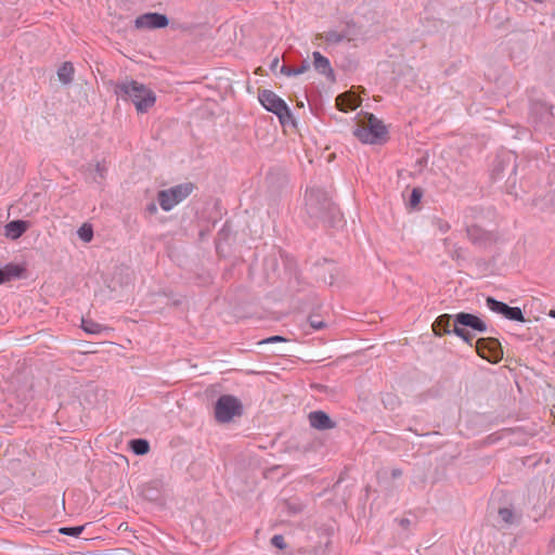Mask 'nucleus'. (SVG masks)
<instances>
[{
  "instance_id": "f257e3e1",
  "label": "nucleus",
  "mask_w": 555,
  "mask_h": 555,
  "mask_svg": "<svg viewBox=\"0 0 555 555\" xmlns=\"http://www.w3.org/2000/svg\"><path fill=\"white\" fill-rule=\"evenodd\" d=\"M114 92L122 100L132 102L138 113H146L156 102L154 91L135 80L117 83Z\"/></svg>"
},
{
  "instance_id": "f03ea898",
  "label": "nucleus",
  "mask_w": 555,
  "mask_h": 555,
  "mask_svg": "<svg viewBox=\"0 0 555 555\" xmlns=\"http://www.w3.org/2000/svg\"><path fill=\"white\" fill-rule=\"evenodd\" d=\"M353 134L364 144H383L388 139V129L376 116L364 113L359 116Z\"/></svg>"
},
{
  "instance_id": "7ed1b4c3",
  "label": "nucleus",
  "mask_w": 555,
  "mask_h": 555,
  "mask_svg": "<svg viewBox=\"0 0 555 555\" xmlns=\"http://www.w3.org/2000/svg\"><path fill=\"white\" fill-rule=\"evenodd\" d=\"M258 99L267 111L274 113L279 117L283 126L293 124V116L288 106L273 91L262 90L259 92Z\"/></svg>"
},
{
  "instance_id": "20e7f679",
  "label": "nucleus",
  "mask_w": 555,
  "mask_h": 555,
  "mask_svg": "<svg viewBox=\"0 0 555 555\" xmlns=\"http://www.w3.org/2000/svg\"><path fill=\"white\" fill-rule=\"evenodd\" d=\"M483 322L474 314L459 313L453 323V332L462 337L466 343L472 344L476 332H483Z\"/></svg>"
},
{
  "instance_id": "39448f33",
  "label": "nucleus",
  "mask_w": 555,
  "mask_h": 555,
  "mask_svg": "<svg viewBox=\"0 0 555 555\" xmlns=\"http://www.w3.org/2000/svg\"><path fill=\"white\" fill-rule=\"evenodd\" d=\"M193 184L190 182L163 190L158 193V202L163 210L169 211L176 205L185 199L193 192Z\"/></svg>"
},
{
  "instance_id": "423d86ee",
  "label": "nucleus",
  "mask_w": 555,
  "mask_h": 555,
  "mask_svg": "<svg viewBox=\"0 0 555 555\" xmlns=\"http://www.w3.org/2000/svg\"><path fill=\"white\" fill-rule=\"evenodd\" d=\"M242 414V404L237 398L230 395L221 396L215 406L216 420L220 423H229L233 417Z\"/></svg>"
},
{
  "instance_id": "0eeeda50",
  "label": "nucleus",
  "mask_w": 555,
  "mask_h": 555,
  "mask_svg": "<svg viewBox=\"0 0 555 555\" xmlns=\"http://www.w3.org/2000/svg\"><path fill=\"white\" fill-rule=\"evenodd\" d=\"M488 310L508 321L526 322L524 312L519 307L508 306L506 302L496 300L491 296H488Z\"/></svg>"
},
{
  "instance_id": "6e6552de",
  "label": "nucleus",
  "mask_w": 555,
  "mask_h": 555,
  "mask_svg": "<svg viewBox=\"0 0 555 555\" xmlns=\"http://www.w3.org/2000/svg\"><path fill=\"white\" fill-rule=\"evenodd\" d=\"M306 207L312 217L321 218L325 212L331 211L333 204L324 194L318 191H310L306 195Z\"/></svg>"
},
{
  "instance_id": "1a4fd4ad",
  "label": "nucleus",
  "mask_w": 555,
  "mask_h": 555,
  "mask_svg": "<svg viewBox=\"0 0 555 555\" xmlns=\"http://www.w3.org/2000/svg\"><path fill=\"white\" fill-rule=\"evenodd\" d=\"M530 115L537 121L548 125L554 117V106L544 101H532L530 104Z\"/></svg>"
},
{
  "instance_id": "9d476101",
  "label": "nucleus",
  "mask_w": 555,
  "mask_h": 555,
  "mask_svg": "<svg viewBox=\"0 0 555 555\" xmlns=\"http://www.w3.org/2000/svg\"><path fill=\"white\" fill-rule=\"evenodd\" d=\"M168 25V18L159 13H146L135 20L137 28H163Z\"/></svg>"
},
{
  "instance_id": "9b49d317",
  "label": "nucleus",
  "mask_w": 555,
  "mask_h": 555,
  "mask_svg": "<svg viewBox=\"0 0 555 555\" xmlns=\"http://www.w3.org/2000/svg\"><path fill=\"white\" fill-rule=\"evenodd\" d=\"M361 104V99L353 92L348 91L341 93L336 99V106L341 112L356 109Z\"/></svg>"
},
{
  "instance_id": "f8f14e48",
  "label": "nucleus",
  "mask_w": 555,
  "mask_h": 555,
  "mask_svg": "<svg viewBox=\"0 0 555 555\" xmlns=\"http://www.w3.org/2000/svg\"><path fill=\"white\" fill-rule=\"evenodd\" d=\"M310 425L315 429H332L335 423L323 411L311 412L308 416Z\"/></svg>"
},
{
  "instance_id": "ddd939ff",
  "label": "nucleus",
  "mask_w": 555,
  "mask_h": 555,
  "mask_svg": "<svg viewBox=\"0 0 555 555\" xmlns=\"http://www.w3.org/2000/svg\"><path fill=\"white\" fill-rule=\"evenodd\" d=\"M499 520L503 528H509L513 525L519 524L520 515L516 514L512 507H499Z\"/></svg>"
},
{
  "instance_id": "4468645a",
  "label": "nucleus",
  "mask_w": 555,
  "mask_h": 555,
  "mask_svg": "<svg viewBox=\"0 0 555 555\" xmlns=\"http://www.w3.org/2000/svg\"><path fill=\"white\" fill-rule=\"evenodd\" d=\"M453 323H455V319L453 320L451 315H440L433 324V331L439 336L451 333L453 332Z\"/></svg>"
},
{
  "instance_id": "2eb2a0df",
  "label": "nucleus",
  "mask_w": 555,
  "mask_h": 555,
  "mask_svg": "<svg viewBox=\"0 0 555 555\" xmlns=\"http://www.w3.org/2000/svg\"><path fill=\"white\" fill-rule=\"evenodd\" d=\"M312 57L315 70L328 78L333 77V68L327 57L323 56L320 52H313Z\"/></svg>"
},
{
  "instance_id": "dca6fc26",
  "label": "nucleus",
  "mask_w": 555,
  "mask_h": 555,
  "mask_svg": "<svg viewBox=\"0 0 555 555\" xmlns=\"http://www.w3.org/2000/svg\"><path fill=\"white\" fill-rule=\"evenodd\" d=\"M28 229V224L22 220L11 221L5 225V235L12 240H16L22 236L26 230Z\"/></svg>"
},
{
  "instance_id": "f3484780",
  "label": "nucleus",
  "mask_w": 555,
  "mask_h": 555,
  "mask_svg": "<svg viewBox=\"0 0 555 555\" xmlns=\"http://www.w3.org/2000/svg\"><path fill=\"white\" fill-rule=\"evenodd\" d=\"M488 362L498 363L503 358V349L498 339L488 337Z\"/></svg>"
},
{
  "instance_id": "a211bd4d",
  "label": "nucleus",
  "mask_w": 555,
  "mask_h": 555,
  "mask_svg": "<svg viewBox=\"0 0 555 555\" xmlns=\"http://www.w3.org/2000/svg\"><path fill=\"white\" fill-rule=\"evenodd\" d=\"M491 254V259H488V270L490 267H493L494 269L491 272H499L500 266L505 263V258L503 257L502 253L498 250V247L495 245H489L488 244V256Z\"/></svg>"
},
{
  "instance_id": "6ab92c4d",
  "label": "nucleus",
  "mask_w": 555,
  "mask_h": 555,
  "mask_svg": "<svg viewBox=\"0 0 555 555\" xmlns=\"http://www.w3.org/2000/svg\"><path fill=\"white\" fill-rule=\"evenodd\" d=\"M346 38L345 35L336 31V30H328L323 34H318L314 38V43L320 44L318 41L322 40L326 44H337L341 42Z\"/></svg>"
},
{
  "instance_id": "aec40b11",
  "label": "nucleus",
  "mask_w": 555,
  "mask_h": 555,
  "mask_svg": "<svg viewBox=\"0 0 555 555\" xmlns=\"http://www.w3.org/2000/svg\"><path fill=\"white\" fill-rule=\"evenodd\" d=\"M81 326L86 333L93 334V335H99L107 330V327L104 325H101L96 322H93L91 320H85V319H82V321H81Z\"/></svg>"
},
{
  "instance_id": "412c9836",
  "label": "nucleus",
  "mask_w": 555,
  "mask_h": 555,
  "mask_svg": "<svg viewBox=\"0 0 555 555\" xmlns=\"http://www.w3.org/2000/svg\"><path fill=\"white\" fill-rule=\"evenodd\" d=\"M59 79L63 83H69L73 80L74 67L70 63H64L57 70Z\"/></svg>"
},
{
  "instance_id": "4be33fe9",
  "label": "nucleus",
  "mask_w": 555,
  "mask_h": 555,
  "mask_svg": "<svg viewBox=\"0 0 555 555\" xmlns=\"http://www.w3.org/2000/svg\"><path fill=\"white\" fill-rule=\"evenodd\" d=\"M21 274V269L16 266H7L4 269H0V284L10 281L14 276Z\"/></svg>"
},
{
  "instance_id": "5701e85b",
  "label": "nucleus",
  "mask_w": 555,
  "mask_h": 555,
  "mask_svg": "<svg viewBox=\"0 0 555 555\" xmlns=\"http://www.w3.org/2000/svg\"><path fill=\"white\" fill-rule=\"evenodd\" d=\"M131 449L138 455L146 454L150 450L149 442L143 439H135L131 441Z\"/></svg>"
},
{
  "instance_id": "b1692460",
  "label": "nucleus",
  "mask_w": 555,
  "mask_h": 555,
  "mask_svg": "<svg viewBox=\"0 0 555 555\" xmlns=\"http://www.w3.org/2000/svg\"><path fill=\"white\" fill-rule=\"evenodd\" d=\"M78 236L80 240H82L83 242L86 243H89L91 242V240L93 238V229L90 224L88 223H83L79 229H78Z\"/></svg>"
},
{
  "instance_id": "393cba45",
  "label": "nucleus",
  "mask_w": 555,
  "mask_h": 555,
  "mask_svg": "<svg viewBox=\"0 0 555 555\" xmlns=\"http://www.w3.org/2000/svg\"><path fill=\"white\" fill-rule=\"evenodd\" d=\"M83 531V526L78 527H62L59 529L61 534L78 537Z\"/></svg>"
},
{
  "instance_id": "a878e982",
  "label": "nucleus",
  "mask_w": 555,
  "mask_h": 555,
  "mask_svg": "<svg viewBox=\"0 0 555 555\" xmlns=\"http://www.w3.org/2000/svg\"><path fill=\"white\" fill-rule=\"evenodd\" d=\"M475 349L480 358L486 359V339L485 338L477 339Z\"/></svg>"
},
{
  "instance_id": "bb28decb",
  "label": "nucleus",
  "mask_w": 555,
  "mask_h": 555,
  "mask_svg": "<svg viewBox=\"0 0 555 555\" xmlns=\"http://www.w3.org/2000/svg\"><path fill=\"white\" fill-rule=\"evenodd\" d=\"M271 543L273 546H275L279 550H284L286 547L284 537L281 534H276V535L272 537Z\"/></svg>"
},
{
  "instance_id": "cd10ccee",
  "label": "nucleus",
  "mask_w": 555,
  "mask_h": 555,
  "mask_svg": "<svg viewBox=\"0 0 555 555\" xmlns=\"http://www.w3.org/2000/svg\"><path fill=\"white\" fill-rule=\"evenodd\" d=\"M422 198V192L420 189H413L411 193L410 204L415 207L420 204Z\"/></svg>"
},
{
  "instance_id": "c85d7f7f",
  "label": "nucleus",
  "mask_w": 555,
  "mask_h": 555,
  "mask_svg": "<svg viewBox=\"0 0 555 555\" xmlns=\"http://www.w3.org/2000/svg\"><path fill=\"white\" fill-rule=\"evenodd\" d=\"M309 323L313 330H321L324 327V323L321 320H315L313 318H310Z\"/></svg>"
},
{
  "instance_id": "c756f323",
  "label": "nucleus",
  "mask_w": 555,
  "mask_h": 555,
  "mask_svg": "<svg viewBox=\"0 0 555 555\" xmlns=\"http://www.w3.org/2000/svg\"><path fill=\"white\" fill-rule=\"evenodd\" d=\"M278 341H285V338H283L282 336H271V337L262 340L260 344H272V343H278Z\"/></svg>"
},
{
  "instance_id": "7c9ffc66",
  "label": "nucleus",
  "mask_w": 555,
  "mask_h": 555,
  "mask_svg": "<svg viewBox=\"0 0 555 555\" xmlns=\"http://www.w3.org/2000/svg\"><path fill=\"white\" fill-rule=\"evenodd\" d=\"M309 68V64L306 63L304 64L301 67L297 68V69H294V75H299V74H302L304 72H306L307 69Z\"/></svg>"
},
{
  "instance_id": "2f4dec72",
  "label": "nucleus",
  "mask_w": 555,
  "mask_h": 555,
  "mask_svg": "<svg viewBox=\"0 0 555 555\" xmlns=\"http://www.w3.org/2000/svg\"><path fill=\"white\" fill-rule=\"evenodd\" d=\"M281 72H282L284 75H286V76H292V75H294V69H291V68L285 67V66H283V67L281 68Z\"/></svg>"
},
{
  "instance_id": "473e14b6",
  "label": "nucleus",
  "mask_w": 555,
  "mask_h": 555,
  "mask_svg": "<svg viewBox=\"0 0 555 555\" xmlns=\"http://www.w3.org/2000/svg\"><path fill=\"white\" fill-rule=\"evenodd\" d=\"M487 441H488V444L494 442L495 439L493 438V435H488Z\"/></svg>"
},
{
  "instance_id": "72a5a7b5",
  "label": "nucleus",
  "mask_w": 555,
  "mask_h": 555,
  "mask_svg": "<svg viewBox=\"0 0 555 555\" xmlns=\"http://www.w3.org/2000/svg\"><path fill=\"white\" fill-rule=\"evenodd\" d=\"M278 64H279V59H278V57H275V59L273 60V62H272V68L276 67V66H278Z\"/></svg>"
},
{
  "instance_id": "f704fd0d",
  "label": "nucleus",
  "mask_w": 555,
  "mask_h": 555,
  "mask_svg": "<svg viewBox=\"0 0 555 555\" xmlns=\"http://www.w3.org/2000/svg\"><path fill=\"white\" fill-rule=\"evenodd\" d=\"M548 315H550L551 318L555 319V310H551V311H550V313H548Z\"/></svg>"
},
{
  "instance_id": "c9c22d12",
  "label": "nucleus",
  "mask_w": 555,
  "mask_h": 555,
  "mask_svg": "<svg viewBox=\"0 0 555 555\" xmlns=\"http://www.w3.org/2000/svg\"><path fill=\"white\" fill-rule=\"evenodd\" d=\"M150 210H151L152 212L156 211V207H155V205H151Z\"/></svg>"
},
{
  "instance_id": "e433bc0d",
  "label": "nucleus",
  "mask_w": 555,
  "mask_h": 555,
  "mask_svg": "<svg viewBox=\"0 0 555 555\" xmlns=\"http://www.w3.org/2000/svg\"><path fill=\"white\" fill-rule=\"evenodd\" d=\"M98 170L100 171V177H103V172H102V170H100L99 167H98Z\"/></svg>"
}]
</instances>
